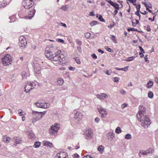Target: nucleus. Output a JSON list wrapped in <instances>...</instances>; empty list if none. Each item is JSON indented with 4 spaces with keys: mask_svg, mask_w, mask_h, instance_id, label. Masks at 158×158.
I'll use <instances>...</instances> for the list:
<instances>
[{
    "mask_svg": "<svg viewBox=\"0 0 158 158\" xmlns=\"http://www.w3.org/2000/svg\"><path fill=\"white\" fill-rule=\"evenodd\" d=\"M125 138L127 139H130L131 138V134H127L126 135Z\"/></svg>",
    "mask_w": 158,
    "mask_h": 158,
    "instance_id": "72a5a7b5",
    "label": "nucleus"
},
{
    "mask_svg": "<svg viewBox=\"0 0 158 158\" xmlns=\"http://www.w3.org/2000/svg\"><path fill=\"white\" fill-rule=\"evenodd\" d=\"M104 149V147L102 145H100L98 147V150L100 153H102Z\"/></svg>",
    "mask_w": 158,
    "mask_h": 158,
    "instance_id": "393cba45",
    "label": "nucleus"
},
{
    "mask_svg": "<svg viewBox=\"0 0 158 158\" xmlns=\"http://www.w3.org/2000/svg\"><path fill=\"white\" fill-rule=\"evenodd\" d=\"M113 81L114 82H117L119 81L118 78L117 77H114V78Z\"/></svg>",
    "mask_w": 158,
    "mask_h": 158,
    "instance_id": "49530a36",
    "label": "nucleus"
},
{
    "mask_svg": "<svg viewBox=\"0 0 158 158\" xmlns=\"http://www.w3.org/2000/svg\"><path fill=\"white\" fill-rule=\"evenodd\" d=\"M153 84V83L152 81H149L148 83H147L146 85V86L147 88L149 89L152 87Z\"/></svg>",
    "mask_w": 158,
    "mask_h": 158,
    "instance_id": "aec40b11",
    "label": "nucleus"
},
{
    "mask_svg": "<svg viewBox=\"0 0 158 158\" xmlns=\"http://www.w3.org/2000/svg\"><path fill=\"white\" fill-rule=\"evenodd\" d=\"M139 48L140 50V51L142 52L143 53H144L145 52L143 49L140 46H139Z\"/></svg>",
    "mask_w": 158,
    "mask_h": 158,
    "instance_id": "6e6d98bb",
    "label": "nucleus"
},
{
    "mask_svg": "<svg viewBox=\"0 0 158 158\" xmlns=\"http://www.w3.org/2000/svg\"><path fill=\"white\" fill-rule=\"evenodd\" d=\"M83 158H95L94 156H90L87 155V156H85L83 157Z\"/></svg>",
    "mask_w": 158,
    "mask_h": 158,
    "instance_id": "c03bdc74",
    "label": "nucleus"
},
{
    "mask_svg": "<svg viewBox=\"0 0 158 158\" xmlns=\"http://www.w3.org/2000/svg\"><path fill=\"white\" fill-rule=\"evenodd\" d=\"M44 144L45 146H47L50 147L52 148L53 146V144H52L49 142H48L47 141H44Z\"/></svg>",
    "mask_w": 158,
    "mask_h": 158,
    "instance_id": "4be33fe9",
    "label": "nucleus"
},
{
    "mask_svg": "<svg viewBox=\"0 0 158 158\" xmlns=\"http://www.w3.org/2000/svg\"><path fill=\"white\" fill-rule=\"evenodd\" d=\"M13 139L15 141L14 144V145L15 146H16L18 144L21 143L23 141L22 139L19 137H14Z\"/></svg>",
    "mask_w": 158,
    "mask_h": 158,
    "instance_id": "4468645a",
    "label": "nucleus"
},
{
    "mask_svg": "<svg viewBox=\"0 0 158 158\" xmlns=\"http://www.w3.org/2000/svg\"><path fill=\"white\" fill-rule=\"evenodd\" d=\"M111 6H113L115 8L118 10H119V5L116 2H114L113 5H111Z\"/></svg>",
    "mask_w": 158,
    "mask_h": 158,
    "instance_id": "bb28decb",
    "label": "nucleus"
},
{
    "mask_svg": "<svg viewBox=\"0 0 158 158\" xmlns=\"http://www.w3.org/2000/svg\"><path fill=\"white\" fill-rule=\"evenodd\" d=\"M97 23V22L95 21H93L90 22V24L91 26H93L94 25L96 24Z\"/></svg>",
    "mask_w": 158,
    "mask_h": 158,
    "instance_id": "a19ab883",
    "label": "nucleus"
},
{
    "mask_svg": "<svg viewBox=\"0 0 158 158\" xmlns=\"http://www.w3.org/2000/svg\"><path fill=\"white\" fill-rule=\"evenodd\" d=\"M148 96L149 98H152L153 97V93L151 91H149L148 94Z\"/></svg>",
    "mask_w": 158,
    "mask_h": 158,
    "instance_id": "2f4dec72",
    "label": "nucleus"
},
{
    "mask_svg": "<svg viewBox=\"0 0 158 158\" xmlns=\"http://www.w3.org/2000/svg\"><path fill=\"white\" fill-rule=\"evenodd\" d=\"M36 106L38 108H47L49 107V105H48L47 103H40L38 102L35 103Z\"/></svg>",
    "mask_w": 158,
    "mask_h": 158,
    "instance_id": "ddd939ff",
    "label": "nucleus"
},
{
    "mask_svg": "<svg viewBox=\"0 0 158 158\" xmlns=\"http://www.w3.org/2000/svg\"><path fill=\"white\" fill-rule=\"evenodd\" d=\"M10 19V21L11 22H13L15 21V18L14 16H11Z\"/></svg>",
    "mask_w": 158,
    "mask_h": 158,
    "instance_id": "3c124183",
    "label": "nucleus"
},
{
    "mask_svg": "<svg viewBox=\"0 0 158 158\" xmlns=\"http://www.w3.org/2000/svg\"><path fill=\"white\" fill-rule=\"evenodd\" d=\"M147 56H148V55H146L145 56V57H144V60H145V61L146 62H147L148 61V62H149V61L148 60V58H147Z\"/></svg>",
    "mask_w": 158,
    "mask_h": 158,
    "instance_id": "052dcab7",
    "label": "nucleus"
},
{
    "mask_svg": "<svg viewBox=\"0 0 158 158\" xmlns=\"http://www.w3.org/2000/svg\"><path fill=\"white\" fill-rule=\"evenodd\" d=\"M83 115L81 113L77 112L75 113L74 117L77 123H78L82 118Z\"/></svg>",
    "mask_w": 158,
    "mask_h": 158,
    "instance_id": "f8f14e48",
    "label": "nucleus"
},
{
    "mask_svg": "<svg viewBox=\"0 0 158 158\" xmlns=\"http://www.w3.org/2000/svg\"><path fill=\"white\" fill-rule=\"evenodd\" d=\"M154 150L151 148H150L148 150L146 151L141 150L139 152V153L142 154L143 155H146L149 153H152Z\"/></svg>",
    "mask_w": 158,
    "mask_h": 158,
    "instance_id": "2eb2a0df",
    "label": "nucleus"
},
{
    "mask_svg": "<svg viewBox=\"0 0 158 158\" xmlns=\"http://www.w3.org/2000/svg\"><path fill=\"white\" fill-rule=\"evenodd\" d=\"M59 129V124L57 123H55L54 126L52 125L49 129V133L52 135H54L57 133Z\"/></svg>",
    "mask_w": 158,
    "mask_h": 158,
    "instance_id": "423d86ee",
    "label": "nucleus"
},
{
    "mask_svg": "<svg viewBox=\"0 0 158 158\" xmlns=\"http://www.w3.org/2000/svg\"><path fill=\"white\" fill-rule=\"evenodd\" d=\"M100 120V119L98 118H96L95 119V121L97 123H98Z\"/></svg>",
    "mask_w": 158,
    "mask_h": 158,
    "instance_id": "774afa93",
    "label": "nucleus"
},
{
    "mask_svg": "<svg viewBox=\"0 0 158 158\" xmlns=\"http://www.w3.org/2000/svg\"><path fill=\"white\" fill-rule=\"evenodd\" d=\"M139 12H138L137 11H136L135 13V14L138 16L139 18V19H140V15L139 13Z\"/></svg>",
    "mask_w": 158,
    "mask_h": 158,
    "instance_id": "5fc2aeb1",
    "label": "nucleus"
},
{
    "mask_svg": "<svg viewBox=\"0 0 158 158\" xmlns=\"http://www.w3.org/2000/svg\"><path fill=\"white\" fill-rule=\"evenodd\" d=\"M46 112L45 111H43V112H40V114H41V115H43V116L45 114Z\"/></svg>",
    "mask_w": 158,
    "mask_h": 158,
    "instance_id": "0e129e2a",
    "label": "nucleus"
},
{
    "mask_svg": "<svg viewBox=\"0 0 158 158\" xmlns=\"http://www.w3.org/2000/svg\"><path fill=\"white\" fill-rule=\"evenodd\" d=\"M84 134L85 139H91L93 136L92 131L90 128L86 129L85 132Z\"/></svg>",
    "mask_w": 158,
    "mask_h": 158,
    "instance_id": "0eeeda50",
    "label": "nucleus"
},
{
    "mask_svg": "<svg viewBox=\"0 0 158 158\" xmlns=\"http://www.w3.org/2000/svg\"><path fill=\"white\" fill-rule=\"evenodd\" d=\"M19 42H20V46L23 47H25L27 44V41L26 40L25 38L23 36H20L19 39Z\"/></svg>",
    "mask_w": 158,
    "mask_h": 158,
    "instance_id": "1a4fd4ad",
    "label": "nucleus"
},
{
    "mask_svg": "<svg viewBox=\"0 0 158 158\" xmlns=\"http://www.w3.org/2000/svg\"><path fill=\"white\" fill-rule=\"evenodd\" d=\"M22 76L23 77V78H27V77L28 76L27 74L25 72H24V71L22 72Z\"/></svg>",
    "mask_w": 158,
    "mask_h": 158,
    "instance_id": "7c9ffc66",
    "label": "nucleus"
},
{
    "mask_svg": "<svg viewBox=\"0 0 158 158\" xmlns=\"http://www.w3.org/2000/svg\"><path fill=\"white\" fill-rule=\"evenodd\" d=\"M96 17L97 18L98 17V19L101 21L105 22V20L101 15H99V17H98V14H97Z\"/></svg>",
    "mask_w": 158,
    "mask_h": 158,
    "instance_id": "c85d7f7f",
    "label": "nucleus"
},
{
    "mask_svg": "<svg viewBox=\"0 0 158 158\" xmlns=\"http://www.w3.org/2000/svg\"><path fill=\"white\" fill-rule=\"evenodd\" d=\"M7 5V4L5 3H3L2 4H0V7H2L4 6H6Z\"/></svg>",
    "mask_w": 158,
    "mask_h": 158,
    "instance_id": "13d9d810",
    "label": "nucleus"
},
{
    "mask_svg": "<svg viewBox=\"0 0 158 158\" xmlns=\"http://www.w3.org/2000/svg\"><path fill=\"white\" fill-rule=\"evenodd\" d=\"M145 28L147 27L146 30L148 31H150L151 30V29L150 28V27L149 25H148L147 27L144 26Z\"/></svg>",
    "mask_w": 158,
    "mask_h": 158,
    "instance_id": "8fccbe9b",
    "label": "nucleus"
},
{
    "mask_svg": "<svg viewBox=\"0 0 158 158\" xmlns=\"http://www.w3.org/2000/svg\"><path fill=\"white\" fill-rule=\"evenodd\" d=\"M120 92L123 95H125L126 94V91L124 90H121Z\"/></svg>",
    "mask_w": 158,
    "mask_h": 158,
    "instance_id": "864d4df0",
    "label": "nucleus"
},
{
    "mask_svg": "<svg viewBox=\"0 0 158 158\" xmlns=\"http://www.w3.org/2000/svg\"><path fill=\"white\" fill-rule=\"evenodd\" d=\"M91 34L89 32L86 33L85 35V37L87 39H89L90 36Z\"/></svg>",
    "mask_w": 158,
    "mask_h": 158,
    "instance_id": "4c0bfd02",
    "label": "nucleus"
},
{
    "mask_svg": "<svg viewBox=\"0 0 158 158\" xmlns=\"http://www.w3.org/2000/svg\"><path fill=\"white\" fill-rule=\"evenodd\" d=\"M136 8L137 9V11H137L138 12H139L140 9L141 7V6L140 4H137L136 5Z\"/></svg>",
    "mask_w": 158,
    "mask_h": 158,
    "instance_id": "c9c22d12",
    "label": "nucleus"
},
{
    "mask_svg": "<svg viewBox=\"0 0 158 158\" xmlns=\"http://www.w3.org/2000/svg\"><path fill=\"white\" fill-rule=\"evenodd\" d=\"M40 142L36 141L35 143L33 146L35 148H38L40 146Z\"/></svg>",
    "mask_w": 158,
    "mask_h": 158,
    "instance_id": "cd10ccee",
    "label": "nucleus"
},
{
    "mask_svg": "<svg viewBox=\"0 0 158 158\" xmlns=\"http://www.w3.org/2000/svg\"><path fill=\"white\" fill-rule=\"evenodd\" d=\"M56 157L58 158H66L65 153L63 152H60L58 153L56 155Z\"/></svg>",
    "mask_w": 158,
    "mask_h": 158,
    "instance_id": "6ab92c4d",
    "label": "nucleus"
},
{
    "mask_svg": "<svg viewBox=\"0 0 158 158\" xmlns=\"http://www.w3.org/2000/svg\"><path fill=\"white\" fill-rule=\"evenodd\" d=\"M143 110H140L137 114V117L139 121L141 122L143 121L141 123V125L144 128L147 127V125H149L151 123L150 120L148 117L144 115V114L145 111L144 108Z\"/></svg>",
    "mask_w": 158,
    "mask_h": 158,
    "instance_id": "f03ea898",
    "label": "nucleus"
},
{
    "mask_svg": "<svg viewBox=\"0 0 158 158\" xmlns=\"http://www.w3.org/2000/svg\"><path fill=\"white\" fill-rule=\"evenodd\" d=\"M74 59L76 62L78 64H81L80 60L78 57H75L74 58Z\"/></svg>",
    "mask_w": 158,
    "mask_h": 158,
    "instance_id": "e433bc0d",
    "label": "nucleus"
},
{
    "mask_svg": "<svg viewBox=\"0 0 158 158\" xmlns=\"http://www.w3.org/2000/svg\"><path fill=\"white\" fill-rule=\"evenodd\" d=\"M97 98L100 100H104L106 98H107V95L105 93H102L100 94L96 95Z\"/></svg>",
    "mask_w": 158,
    "mask_h": 158,
    "instance_id": "f3484780",
    "label": "nucleus"
},
{
    "mask_svg": "<svg viewBox=\"0 0 158 158\" xmlns=\"http://www.w3.org/2000/svg\"><path fill=\"white\" fill-rule=\"evenodd\" d=\"M32 113L33 118L35 121L39 120L43 117V115H41L39 112L33 111Z\"/></svg>",
    "mask_w": 158,
    "mask_h": 158,
    "instance_id": "6e6552de",
    "label": "nucleus"
},
{
    "mask_svg": "<svg viewBox=\"0 0 158 158\" xmlns=\"http://www.w3.org/2000/svg\"><path fill=\"white\" fill-rule=\"evenodd\" d=\"M59 51L57 49L56 46L50 44L46 48L44 54L47 58L50 57L51 56H53V53L55 54L57 51Z\"/></svg>",
    "mask_w": 158,
    "mask_h": 158,
    "instance_id": "7ed1b4c3",
    "label": "nucleus"
},
{
    "mask_svg": "<svg viewBox=\"0 0 158 158\" xmlns=\"http://www.w3.org/2000/svg\"><path fill=\"white\" fill-rule=\"evenodd\" d=\"M115 132L119 134L121 132V129L120 127H117L115 130Z\"/></svg>",
    "mask_w": 158,
    "mask_h": 158,
    "instance_id": "f704fd0d",
    "label": "nucleus"
},
{
    "mask_svg": "<svg viewBox=\"0 0 158 158\" xmlns=\"http://www.w3.org/2000/svg\"><path fill=\"white\" fill-rule=\"evenodd\" d=\"M34 68L35 74H40V73L41 67L40 64L37 63L34 64Z\"/></svg>",
    "mask_w": 158,
    "mask_h": 158,
    "instance_id": "9b49d317",
    "label": "nucleus"
},
{
    "mask_svg": "<svg viewBox=\"0 0 158 158\" xmlns=\"http://www.w3.org/2000/svg\"><path fill=\"white\" fill-rule=\"evenodd\" d=\"M104 73H105L107 75H110L112 72L111 70H107L106 71H104Z\"/></svg>",
    "mask_w": 158,
    "mask_h": 158,
    "instance_id": "ea45409f",
    "label": "nucleus"
},
{
    "mask_svg": "<svg viewBox=\"0 0 158 158\" xmlns=\"http://www.w3.org/2000/svg\"><path fill=\"white\" fill-rule=\"evenodd\" d=\"M105 48L109 52H112V51H113V50L111 48L108 47H105Z\"/></svg>",
    "mask_w": 158,
    "mask_h": 158,
    "instance_id": "79ce46f5",
    "label": "nucleus"
},
{
    "mask_svg": "<svg viewBox=\"0 0 158 158\" xmlns=\"http://www.w3.org/2000/svg\"><path fill=\"white\" fill-rule=\"evenodd\" d=\"M10 138L9 137L4 136L3 137V141L6 143H8L10 142Z\"/></svg>",
    "mask_w": 158,
    "mask_h": 158,
    "instance_id": "412c9836",
    "label": "nucleus"
},
{
    "mask_svg": "<svg viewBox=\"0 0 158 158\" xmlns=\"http://www.w3.org/2000/svg\"><path fill=\"white\" fill-rule=\"evenodd\" d=\"M121 70L124 71H127L128 69V66H126L124 68H121Z\"/></svg>",
    "mask_w": 158,
    "mask_h": 158,
    "instance_id": "09e8293b",
    "label": "nucleus"
},
{
    "mask_svg": "<svg viewBox=\"0 0 158 158\" xmlns=\"http://www.w3.org/2000/svg\"><path fill=\"white\" fill-rule=\"evenodd\" d=\"M31 86L30 84H29V82H27L24 88L25 91L27 93L29 92L31 89H32V88L31 87Z\"/></svg>",
    "mask_w": 158,
    "mask_h": 158,
    "instance_id": "a211bd4d",
    "label": "nucleus"
},
{
    "mask_svg": "<svg viewBox=\"0 0 158 158\" xmlns=\"http://www.w3.org/2000/svg\"><path fill=\"white\" fill-rule=\"evenodd\" d=\"M33 0H24L23 2V6L26 9H29L33 6Z\"/></svg>",
    "mask_w": 158,
    "mask_h": 158,
    "instance_id": "39448f33",
    "label": "nucleus"
},
{
    "mask_svg": "<svg viewBox=\"0 0 158 158\" xmlns=\"http://www.w3.org/2000/svg\"><path fill=\"white\" fill-rule=\"evenodd\" d=\"M2 64L5 66L8 65L11 63V62L12 61L11 56L9 54H6L4 57L2 58Z\"/></svg>",
    "mask_w": 158,
    "mask_h": 158,
    "instance_id": "20e7f679",
    "label": "nucleus"
},
{
    "mask_svg": "<svg viewBox=\"0 0 158 158\" xmlns=\"http://www.w3.org/2000/svg\"><path fill=\"white\" fill-rule=\"evenodd\" d=\"M29 84L31 85V87L32 88V89L35 88V87L36 86V84H37V82L36 81H34L33 82H29Z\"/></svg>",
    "mask_w": 158,
    "mask_h": 158,
    "instance_id": "b1692460",
    "label": "nucleus"
},
{
    "mask_svg": "<svg viewBox=\"0 0 158 158\" xmlns=\"http://www.w3.org/2000/svg\"><path fill=\"white\" fill-rule=\"evenodd\" d=\"M98 111L101 115V117L102 118H105L107 114V112L106 110L102 108H98Z\"/></svg>",
    "mask_w": 158,
    "mask_h": 158,
    "instance_id": "9d476101",
    "label": "nucleus"
},
{
    "mask_svg": "<svg viewBox=\"0 0 158 158\" xmlns=\"http://www.w3.org/2000/svg\"><path fill=\"white\" fill-rule=\"evenodd\" d=\"M58 41L59 42H60L62 43H63L64 42V41L63 40L60 39H58Z\"/></svg>",
    "mask_w": 158,
    "mask_h": 158,
    "instance_id": "bf43d9fd",
    "label": "nucleus"
},
{
    "mask_svg": "<svg viewBox=\"0 0 158 158\" xmlns=\"http://www.w3.org/2000/svg\"><path fill=\"white\" fill-rule=\"evenodd\" d=\"M28 136L31 139H34L35 138V135L32 132H29Z\"/></svg>",
    "mask_w": 158,
    "mask_h": 158,
    "instance_id": "a878e982",
    "label": "nucleus"
},
{
    "mask_svg": "<svg viewBox=\"0 0 158 158\" xmlns=\"http://www.w3.org/2000/svg\"><path fill=\"white\" fill-rule=\"evenodd\" d=\"M127 31H138L137 29H135L134 28H129L127 29Z\"/></svg>",
    "mask_w": 158,
    "mask_h": 158,
    "instance_id": "473e14b6",
    "label": "nucleus"
},
{
    "mask_svg": "<svg viewBox=\"0 0 158 158\" xmlns=\"http://www.w3.org/2000/svg\"><path fill=\"white\" fill-rule=\"evenodd\" d=\"M108 136H111V137L110 139V140H112L113 139V137H114V135L113 134V132H110L109 134H108Z\"/></svg>",
    "mask_w": 158,
    "mask_h": 158,
    "instance_id": "58836bf2",
    "label": "nucleus"
},
{
    "mask_svg": "<svg viewBox=\"0 0 158 158\" xmlns=\"http://www.w3.org/2000/svg\"><path fill=\"white\" fill-rule=\"evenodd\" d=\"M35 13V9L32 10L30 12V13L28 15H27L24 17V19H30L33 17Z\"/></svg>",
    "mask_w": 158,
    "mask_h": 158,
    "instance_id": "dca6fc26",
    "label": "nucleus"
},
{
    "mask_svg": "<svg viewBox=\"0 0 158 158\" xmlns=\"http://www.w3.org/2000/svg\"><path fill=\"white\" fill-rule=\"evenodd\" d=\"M89 15L90 16H94L95 15L94 13V11H92L90 12L89 14Z\"/></svg>",
    "mask_w": 158,
    "mask_h": 158,
    "instance_id": "e2e57ef3",
    "label": "nucleus"
},
{
    "mask_svg": "<svg viewBox=\"0 0 158 158\" xmlns=\"http://www.w3.org/2000/svg\"><path fill=\"white\" fill-rule=\"evenodd\" d=\"M98 52H101V53L103 54L104 53V52L102 50L100 49H98Z\"/></svg>",
    "mask_w": 158,
    "mask_h": 158,
    "instance_id": "69168bd1",
    "label": "nucleus"
},
{
    "mask_svg": "<svg viewBox=\"0 0 158 158\" xmlns=\"http://www.w3.org/2000/svg\"><path fill=\"white\" fill-rule=\"evenodd\" d=\"M146 9L147 10H148L150 13H151L153 14V13L152 12V11L151 10H150L149 9L148 6L147 7H146Z\"/></svg>",
    "mask_w": 158,
    "mask_h": 158,
    "instance_id": "4d7b16f0",
    "label": "nucleus"
},
{
    "mask_svg": "<svg viewBox=\"0 0 158 158\" xmlns=\"http://www.w3.org/2000/svg\"><path fill=\"white\" fill-rule=\"evenodd\" d=\"M69 69L70 70L74 71L75 69V68L72 67H69Z\"/></svg>",
    "mask_w": 158,
    "mask_h": 158,
    "instance_id": "680f3d73",
    "label": "nucleus"
},
{
    "mask_svg": "<svg viewBox=\"0 0 158 158\" xmlns=\"http://www.w3.org/2000/svg\"><path fill=\"white\" fill-rule=\"evenodd\" d=\"M62 51L59 50L56 52V54L53 55L50 57H47L48 59L50 60L51 61H53V63L55 64L56 65L57 64H62V61L64 59V55L62 54Z\"/></svg>",
    "mask_w": 158,
    "mask_h": 158,
    "instance_id": "f257e3e1",
    "label": "nucleus"
},
{
    "mask_svg": "<svg viewBox=\"0 0 158 158\" xmlns=\"http://www.w3.org/2000/svg\"><path fill=\"white\" fill-rule=\"evenodd\" d=\"M127 106V105L125 104H123L121 106V107L123 109L126 107Z\"/></svg>",
    "mask_w": 158,
    "mask_h": 158,
    "instance_id": "338daca9",
    "label": "nucleus"
},
{
    "mask_svg": "<svg viewBox=\"0 0 158 158\" xmlns=\"http://www.w3.org/2000/svg\"><path fill=\"white\" fill-rule=\"evenodd\" d=\"M67 6H63L61 8V9H62V10L66 11L67 9V7H66Z\"/></svg>",
    "mask_w": 158,
    "mask_h": 158,
    "instance_id": "de8ad7c7",
    "label": "nucleus"
},
{
    "mask_svg": "<svg viewBox=\"0 0 158 158\" xmlns=\"http://www.w3.org/2000/svg\"><path fill=\"white\" fill-rule=\"evenodd\" d=\"M135 57L134 56H132L131 57H129L128 58L129 61H130L133 60L135 58Z\"/></svg>",
    "mask_w": 158,
    "mask_h": 158,
    "instance_id": "a18cd8bd",
    "label": "nucleus"
},
{
    "mask_svg": "<svg viewBox=\"0 0 158 158\" xmlns=\"http://www.w3.org/2000/svg\"><path fill=\"white\" fill-rule=\"evenodd\" d=\"M76 42L77 44L79 45V46H81L82 45V42L81 41H80L78 40H76Z\"/></svg>",
    "mask_w": 158,
    "mask_h": 158,
    "instance_id": "37998d69",
    "label": "nucleus"
},
{
    "mask_svg": "<svg viewBox=\"0 0 158 158\" xmlns=\"http://www.w3.org/2000/svg\"><path fill=\"white\" fill-rule=\"evenodd\" d=\"M92 57L94 59H96L97 58V56L94 53H93L92 54Z\"/></svg>",
    "mask_w": 158,
    "mask_h": 158,
    "instance_id": "603ef678",
    "label": "nucleus"
},
{
    "mask_svg": "<svg viewBox=\"0 0 158 158\" xmlns=\"http://www.w3.org/2000/svg\"><path fill=\"white\" fill-rule=\"evenodd\" d=\"M64 80L61 78H59L57 81V83L58 85H61L63 84Z\"/></svg>",
    "mask_w": 158,
    "mask_h": 158,
    "instance_id": "5701e85b",
    "label": "nucleus"
},
{
    "mask_svg": "<svg viewBox=\"0 0 158 158\" xmlns=\"http://www.w3.org/2000/svg\"><path fill=\"white\" fill-rule=\"evenodd\" d=\"M111 39L113 41V42H114V43H118L116 39V37L114 35H112Z\"/></svg>",
    "mask_w": 158,
    "mask_h": 158,
    "instance_id": "c756f323",
    "label": "nucleus"
}]
</instances>
